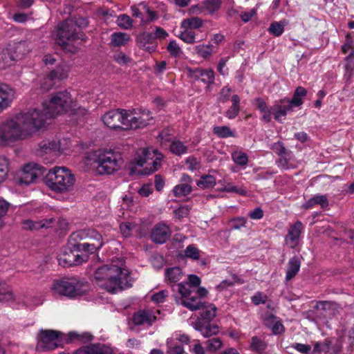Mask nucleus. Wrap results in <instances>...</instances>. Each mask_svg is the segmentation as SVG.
<instances>
[{
	"label": "nucleus",
	"mask_w": 354,
	"mask_h": 354,
	"mask_svg": "<svg viewBox=\"0 0 354 354\" xmlns=\"http://www.w3.org/2000/svg\"><path fill=\"white\" fill-rule=\"evenodd\" d=\"M303 229V224L299 221L291 225L286 236V241L295 243L299 238Z\"/></svg>",
	"instance_id": "4be33fe9"
},
{
	"label": "nucleus",
	"mask_w": 354,
	"mask_h": 354,
	"mask_svg": "<svg viewBox=\"0 0 354 354\" xmlns=\"http://www.w3.org/2000/svg\"><path fill=\"white\" fill-rule=\"evenodd\" d=\"M188 76L197 80L201 79L204 83L211 84L214 81V73L213 70L203 69L201 68H187Z\"/></svg>",
	"instance_id": "dca6fc26"
},
{
	"label": "nucleus",
	"mask_w": 354,
	"mask_h": 354,
	"mask_svg": "<svg viewBox=\"0 0 354 354\" xmlns=\"http://www.w3.org/2000/svg\"><path fill=\"white\" fill-rule=\"evenodd\" d=\"M339 305L336 302L319 301L316 303L311 313L314 315L316 322L326 324L329 319L339 313Z\"/></svg>",
	"instance_id": "9b49d317"
},
{
	"label": "nucleus",
	"mask_w": 354,
	"mask_h": 354,
	"mask_svg": "<svg viewBox=\"0 0 354 354\" xmlns=\"http://www.w3.org/2000/svg\"><path fill=\"white\" fill-rule=\"evenodd\" d=\"M66 77V75L63 68L60 66H57L55 69L51 71L46 77H45V82L46 81H49V84L46 86L44 84L43 87L46 91H49L53 87L55 80H60Z\"/></svg>",
	"instance_id": "aec40b11"
},
{
	"label": "nucleus",
	"mask_w": 354,
	"mask_h": 354,
	"mask_svg": "<svg viewBox=\"0 0 354 354\" xmlns=\"http://www.w3.org/2000/svg\"><path fill=\"white\" fill-rule=\"evenodd\" d=\"M15 57L8 48L0 51V70L6 69L11 66L15 60Z\"/></svg>",
	"instance_id": "b1692460"
},
{
	"label": "nucleus",
	"mask_w": 354,
	"mask_h": 354,
	"mask_svg": "<svg viewBox=\"0 0 354 354\" xmlns=\"http://www.w3.org/2000/svg\"><path fill=\"white\" fill-rule=\"evenodd\" d=\"M290 347L296 349L298 352L302 354H309L311 351V346L309 344L295 343L292 344Z\"/></svg>",
	"instance_id": "e2e57ef3"
},
{
	"label": "nucleus",
	"mask_w": 354,
	"mask_h": 354,
	"mask_svg": "<svg viewBox=\"0 0 354 354\" xmlns=\"http://www.w3.org/2000/svg\"><path fill=\"white\" fill-rule=\"evenodd\" d=\"M178 37L187 44H194L196 41L195 32L189 29H185L184 31H182L178 35Z\"/></svg>",
	"instance_id": "49530a36"
},
{
	"label": "nucleus",
	"mask_w": 354,
	"mask_h": 354,
	"mask_svg": "<svg viewBox=\"0 0 354 354\" xmlns=\"http://www.w3.org/2000/svg\"><path fill=\"white\" fill-rule=\"evenodd\" d=\"M22 228L27 230H38L41 228H48V225L42 221H32L25 220L21 223Z\"/></svg>",
	"instance_id": "e433bc0d"
},
{
	"label": "nucleus",
	"mask_w": 354,
	"mask_h": 354,
	"mask_svg": "<svg viewBox=\"0 0 354 354\" xmlns=\"http://www.w3.org/2000/svg\"><path fill=\"white\" fill-rule=\"evenodd\" d=\"M134 227V224L129 222L122 223L120 225V230L122 234L124 237H128L131 235V231Z\"/></svg>",
	"instance_id": "bf43d9fd"
},
{
	"label": "nucleus",
	"mask_w": 354,
	"mask_h": 354,
	"mask_svg": "<svg viewBox=\"0 0 354 354\" xmlns=\"http://www.w3.org/2000/svg\"><path fill=\"white\" fill-rule=\"evenodd\" d=\"M213 133L220 138L234 137L235 133L227 126H216L213 128Z\"/></svg>",
	"instance_id": "c9c22d12"
},
{
	"label": "nucleus",
	"mask_w": 354,
	"mask_h": 354,
	"mask_svg": "<svg viewBox=\"0 0 354 354\" xmlns=\"http://www.w3.org/2000/svg\"><path fill=\"white\" fill-rule=\"evenodd\" d=\"M129 40L130 37L126 32H114L111 35V44L115 47L124 46Z\"/></svg>",
	"instance_id": "cd10ccee"
},
{
	"label": "nucleus",
	"mask_w": 354,
	"mask_h": 354,
	"mask_svg": "<svg viewBox=\"0 0 354 354\" xmlns=\"http://www.w3.org/2000/svg\"><path fill=\"white\" fill-rule=\"evenodd\" d=\"M123 130L137 129L147 127L153 120L149 110L133 109L127 110Z\"/></svg>",
	"instance_id": "1a4fd4ad"
},
{
	"label": "nucleus",
	"mask_w": 354,
	"mask_h": 354,
	"mask_svg": "<svg viewBox=\"0 0 354 354\" xmlns=\"http://www.w3.org/2000/svg\"><path fill=\"white\" fill-rule=\"evenodd\" d=\"M292 109L288 104H275L272 106V113L274 118L278 121L281 122V118L285 117L288 112L292 111Z\"/></svg>",
	"instance_id": "bb28decb"
},
{
	"label": "nucleus",
	"mask_w": 354,
	"mask_h": 354,
	"mask_svg": "<svg viewBox=\"0 0 354 354\" xmlns=\"http://www.w3.org/2000/svg\"><path fill=\"white\" fill-rule=\"evenodd\" d=\"M46 172V167L37 163H28L24 166L19 182L21 185H28L34 183L37 178H44Z\"/></svg>",
	"instance_id": "f8f14e48"
},
{
	"label": "nucleus",
	"mask_w": 354,
	"mask_h": 354,
	"mask_svg": "<svg viewBox=\"0 0 354 354\" xmlns=\"http://www.w3.org/2000/svg\"><path fill=\"white\" fill-rule=\"evenodd\" d=\"M8 171V160L5 156H0V185L5 180Z\"/></svg>",
	"instance_id": "3c124183"
},
{
	"label": "nucleus",
	"mask_w": 354,
	"mask_h": 354,
	"mask_svg": "<svg viewBox=\"0 0 354 354\" xmlns=\"http://www.w3.org/2000/svg\"><path fill=\"white\" fill-rule=\"evenodd\" d=\"M332 342L328 339H325L322 342H316L313 350V354H326L330 351Z\"/></svg>",
	"instance_id": "473e14b6"
},
{
	"label": "nucleus",
	"mask_w": 354,
	"mask_h": 354,
	"mask_svg": "<svg viewBox=\"0 0 354 354\" xmlns=\"http://www.w3.org/2000/svg\"><path fill=\"white\" fill-rule=\"evenodd\" d=\"M189 213V208L187 205L180 206L178 209L174 211V214L176 218L181 219L187 216Z\"/></svg>",
	"instance_id": "0e129e2a"
},
{
	"label": "nucleus",
	"mask_w": 354,
	"mask_h": 354,
	"mask_svg": "<svg viewBox=\"0 0 354 354\" xmlns=\"http://www.w3.org/2000/svg\"><path fill=\"white\" fill-rule=\"evenodd\" d=\"M167 51L169 53L171 57H179L182 53L183 51L179 46V45L176 43V41H171L167 47Z\"/></svg>",
	"instance_id": "603ef678"
},
{
	"label": "nucleus",
	"mask_w": 354,
	"mask_h": 354,
	"mask_svg": "<svg viewBox=\"0 0 354 354\" xmlns=\"http://www.w3.org/2000/svg\"><path fill=\"white\" fill-rule=\"evenodd\" d=\"M171 234V232L167 225L158 223L152 229L151 239L156 243L162 244L169 239Z\"/></svg>",
	"instance_id": "2eb2a0df"
},
{
	"label": "nucleus",
	"mask_w": 354,
	"mask_h": 354,
	"mask_svg": "<svg viewBox=\"0 0 354 354\" xmlns=\"http://www.w3.org/2000/svg\"><path fill=\"white\" fill-rule=\"evenodd\" d=\"M86 281L77 277H64L61 280L55 281L52 289L60 295L73 298L83 295L86 292Z\"/></svg>",
	"instance_id": "39448f33"
},
{
	"label": "nucleus",
	"mask_w": 354,
	"mask_h": 354,
	"mask_svg": "<svg viewBox=\"0 0 354 354\" xmlns=\"http://www.w3.org/2000/svg\"><path fill=\"white\" fill-rule=\"evenodd\" d=\"M96 171L100 175L111 174L118 171L123 160L120 153L113 150L99 151L95 160Z\"/></svg>",
	"instance_id": "6e6552de"
},
{
	"label": "nucleus",
	"mask_w": 354,
	"mask_h": 354,
	"mask_svg": "<svg viewBox=\"0 0 354 354\" xmlns=\"http://www.w3.org/2000/svg\"><path fill=\"white\" fill-rule=\"evenodd\" d=\"M69 338L66 340L67 343H69L75 338H79L83 342H86L93 339V336L89 333H84L81 335H78L75 332L69 333Z\"/></svg>",
	"instance_id": "5fc2aeb1"
},
{
	"label": "nucleus",
	"mask_w": 354,
	"mask_h": 354,
	"mask_svg": "<svg viewBox=\"0 0 354 354\" xmlns=\"http://www.w3.org/2000/svg\"><path fill=\"white\" fill-rule=\"evenodd\" d=\"M14 97V90L9 85L0 82V112L10 106Z\"/></svg>",
	"instance_id": "a211bd4d"
},
{
	"label": "nucleus",
	"mask_w": 354,
	"mask_h": 354,
	"mask_svg": "<svg viewBox=\"0 0 354 354\" xmlns=\"http://www.w3.org/2000/svg\"><path fill=\"white\" fill-rule=\"evenodd\" d=\"M345 68L346 73L351 74L354 69V51L352 50L350 54L345 58Z\"/></svg>",
	"instance_id": "052dcab7"
},
{
	"label": "nucleus",
	"mask_w": 354,
	"mask_h": 354,
	"mask_svg": "<svg viewBox=\"0 0 354 354\" xmlns=\"http://www.w3.org/2000/svg\"><path fill=\"white\" fill-rule=\"evenodd\" d=\"M151 152L152 153L149 149H143L142 151V156L135 160V163L137 166L143 167L144 164L147 162L149 159L152 160L155 158V160H153L151 163H149V165H151V166L149 167H146L138 170V174L148 176L157 171L160 167L163 155L156 149L152 150Z\"/></svg>",
	"instance_id": "9d476101"
},
{
	"label": "nucleus",
	"mask_w": 354,
	"mask_h": 354,
	"mask_svg": "<svg viewBox=\"0 0 354 354\" xmlns=\"http://www.w3.org/2000/svg\"><path fill=\"white\" fill-rule=\"evenodd\" d=\"M203 20L198 17L185 19L182 21L180 27L183 29H197L203 26Z\"/></svg>",
	"instance_id": "c756f323"
},
{
	"label": "nucleus",
	"mask_w": 354,
	"mask_h": 354,
	"mask_svg": "<svg viewBox=\"0 0 354 354\" xmlns=\"http://www.w3.org/2000/svg\"><path fill=\"white\" fill-rule=\"evenodd\" d=\"M61 334L59 331L41 329L38 335L39 343L46 350L55 349L59 346L57 341Z\"/></svg>",
	"instance_id": "4468645a"
},
{
	"label": "nucleus",
	"mask_w": 354,
	"mask_h": 354,
	"mask_svg": "<svg viewBox=\"0 0 354 354\" xmlns=\"http://www.w3.org/2000/svg\"><path fill=\"white\" fill-rule=\"evenodd\" d=\"M192 191L191 185L186 183H180L174 187L173 192L177 197L187 196Z\"/></svg>",
	"instance_id": "a19ab883"
},
{
	"label": "nucleus",
	"mask_w": 354,
	"mask_h": 354,
	"mask_svg": "<svg viewBox=\"0 0 354 354\" xmlns=\"http://www.w3.org/2000/svg\"><path fill=\"white\" fill-rule=\"evenodd\" d=\"M221 191L228 193H236L241 196H245L247 194V191L244 188L241 187L232 185L230 184H228L227 185L222 188Z\"/></svg>",
	"instance_id": "4d7b16f0"
},
{
	"label": "nucleus",
	"mask_w": 354,
	"mask_h": 354,
	"mask_svg": "<svg viewBox=\"0 0 354 354\" xmlns=\"http://www.w3.org/2000/svg\"><path fill=\"white\" fill-rule=\"evenodd\" d=\"M178 292L183 297H187L190 296L192 291L189 289V284L186 283H180L178 285Z\"/></svg>",
	"instance_id": "774afa93"
},
{
	"label": "nucleus",
	"mask_w": 354,
	"mask_h": 354,
	"mask_svg": "<svg viewBox=\"0 0 354 354\" xmlns=\"http://www.w3.org/2000/svg\"><path fill=\"white\" fill-rule=\"evenodd\" d=\"M47 171L44 183L52 191L62 194L73 189L75 178L68 169L55 167Z\"/></svg>",
	"instance_id": "7ed1b4c3"
},
{
	"label": "nucleus",
	"mask_w": 354,
	"mask_h": 354,
	"mask_svg": "<svg viewBox=\"0 0 354 354\" xmlns=\"http://www.w3.org/2000/svg\"><path fill=\"white\" fill-rule=\"evenodd\" d=\"M88 259V255L82 252L81 248L71 236L57 257L59 264L63 267L78 265L86 261Z\"/></svg>",
	"instance_id": "0eeeda50"
},
{
	"label": "nucleus",
	"mask_w": 354,
	"mask_h": 354,
	"mask_svg": "<svg viewBox=\"0 0 354 354\" xmlns=\"http://www.w3.org/2000/svg\"><path fill=\"white\" fill-rule=\"evenodd\" d=\"M183 272L179 267L169 268L165 271L166 279L171 283H176L180 281Z\"/></svg>",
	"instance_id": "2f4dec72"
},
{
	"label": "nucleus",
	"mask_w": 354,
	"mask_h": 354,
	"mask_svg": "<svg viewBox=\"0 0 354 354\" xmlns=\"http://www.w3.org/2000/svg\"><path fill=\"white\" fill-rule=\"evenodd\" d=\"M126 109H118L105 113L102 117L104 124L113 129L123 130Z\"/></svg>",
	"instance_id": "ddd939ff"
},
{
	"label": "nucleus",
	"mask_w": 354,
	"mask_h": 354,
	"mask_svg": "<svg viewBox=\"0 0 354 354\" xmlns=\"http://www.w3.org/2000/svg\"><path fill=\"white\" fill-rule=\"evenodd\" d=\"M232 160L236 165L245 167L248 162L247 154L241 151H235L232 154Z\"/></svg>",
	"instance_id": "37998d69"
},
{
	"label": "nucleus",
	"mask_w": 354,
	"mask_h": 354,
	"mask_svg": "<svg viewBox=\"0 0 354 354\" xmlns=\"http://www.w3.org/2000/svg\"><path fill=\"white\" fill-rule=\"evenodd\" d=\"M91 354H114L113 349L103 344H90Z\"/></svg>",
	"instance_id": "f704fd0d"
},
{
	"label": "nucleus",
	"mask_w": 354,
	"mask_h": 354,
	"mask_svg": "<svg viewBox=\"0 0 354 354\" xmlns=\"http://www.w3.org/2000/svg\"><path fill=\"white\" fill-rule=\"evenodd\" d=\"M77 39H79L77 25L73 21L67 19L58 26L55 40L64 50L75 53L77 48L71 43Z\"/></svg>",
	"instance_id": "423d86ee"
},
{
	"label": "nucleus",
	"mask_w": 354,
	"mask_h": 354,
	"mask_svg": "<svg viewBox=\"0 0 354 354\" xmlns=\"http://www.w3.org/2000/svg\"><path fill=\"white\" fill-rule=\"evenodd\" d=\"M315 205H320L322 208L328 207V201L327 197L325 195H316L304 203L302 207L308 209Z\"/></svg>",
	"instance_id": "5701e85b"
},
{
	"label": "nucleus",
	"mask_w": 354,
	"mask_h": 354,
	"mask_svg": "<svg viewBox=\"0 0 354 354\" xmlns=\"http://www.w3.org/2000/svg\"><path fill=\"white\" fill-rule=\"evenodd\" d=\"M194 50L201 57L207 58L212 53V50L210 45H198L194 47Z\"/></svg>",
	"instance_id": "864d4df0"
},
{
	"label": "nucleus",
	"mask_w": 354,
	"mask_h": 354,
	"mask_svg": "<svg viewBox=\"0 0 354 354\" xmlns=\"http://www.w3.org/2000/svg\"><path fill=\"white\" fill-rule=\"evenodd\" d=\"M10 204L3 199H0V230L2 229L5 225V217L8 211Z\"/></svg>",
	"instance_id": "c03bdc74"
},
{
	"label": "nucleus",
	"mask_w": 354,
	"mask_h": 354,
	"mask_svg": "<svg viewBox=\"0 0 354 354\" xmlns=\"http://www.w3.org/2000/svg\"><path fill=\"white\" fill-rule=\"evenodd\" d=\"M72 100L67 91L55 93L42 109H32L0 122V145L6 146L31 138L45 127L48 119L64 114L71 108Z\"/></svg>",
	"instance_id": "f257e3e1"
},
{
	"label": "nucleus",
	"mask_w": 354,
	"mask_h": 354,
	"mask_svg": "<svg viewBox=\"0 0 354 354\" xmlns=\"http://www.w3.org/2000/svg\"><path fill=\"white\" fill-rule=\"evenodd\" d=\"M133 20L128 15L123 14L118 17V25L124 29L129 30L133 26Z\"/></svg>",
	"instance_id": "79ce46f5"
},
{
	"label": "nucleus",
	"mask_w": 354,
	"mask_h": 354,
	"mask_svg": "<svg viewBox=\"0 0 354 354\" xmlns=\"http://www.w3.org/2000/svg\"><path fill=\"white\" fill-rule=\"evenodd\" d=\"M274 318V316H270L267 320L265 321V324L269 328H272L274 334H281L283 331L284 327L280 322H275L272 326L268 324L269 322L273 321Z\"/></svg>",
	"instance_id": "6e6d98bb"
},
{
	"label": "nucleus",
	"mask_w": 354,
	"mask_h": 354,
	"mask_svg": "<svg viewBox=\"0 0 354 354\" xmlns=\"http://www.w3.org/2000/svg\"><path fill=\"white\" fill-rule=\"evenodd\" d=\"M96 283L111 293H115L131 287L127 270L116 265H104L94 273Z\"/></svg>",
	"instance_id": "f03ea898"
},
{
	"label": "nucleus",
	"mask_w": 354,
	"mask_h": 354,
	"mask_svg": "<svg viewBox=\"0 0 354 354\" xmlns=\"http://www.w3.org/2000/svg\"><path fill=\"white\" fill-rule=\"evenodd\" d=\"M221 3L222 0H206L203 6L209 15H213L220 9Z\"/></svg>",
	"instance_id": "ea45409f"
},
{
	"label": "nucleus",
	"mask_w": 354,
	"mask_h": 354,
	"mask_svg": "<svg viewBox=\"0 0 354 354\" xmlns=\"http://www.w3.org/2000/svg\"><path fill=\"white\" fill-rule=\"evenodd\" d=\"M232 277H233L234 281H231V280H229V279H225L220 284H218L216 286V289L218 291H222V290H223L224 289H225V288H227L228 287L234 286L235 281H236L239 279V278L235 274H234L232 276Z\"/></svg>",
	"instance_id": "69168bd1"
},
{
	"label": "nucleus",
	"mask_w": 354,
	"mask_h": 354,
	"mask_svg": "<svg viewBox=\"0 0 354 354\" xmlns=\"http://www.w3.org/2000/svg\"><path fill=\"white\" fill-rule=\"evenodd\" d=\"M196 184L202 189H209L213 187L216 185V179L212 175H205L201 176V179Z\"/></svg>",
	"instance_id": "4c0bfd02"
},
{
	"label": "nucleus",
	"mask_w": 354,
	"mask_h": 354,
	"mask_svg": "<svg viewBox=\"0 0 354 354\" xmlns=\"http://www.w3.org/2000/svg\"><path fill=\"white\" fill-rule=\"evenodd\" d=\"M71 236L88 256L97 252L104 244L102 234L94 229L76 231Z\"/></svg>",
	"instance_id": "20e7f679"
},
{
	"label": "nucleus",
	"mask_w": 354,
	"mask_h": 354,
	"mask_svg": "<svg viewBox=\"0 0 354 354\" xmlns=\"http://www.w3.org/2000/svg\"><path fill=\"white\" fill-rule=\"evenodd\" d=\"M170 151L176 156H180L187 153V147H186L183 142L175 140L170 145Z\"/></svg>",
	"instance_id": "58836bf2"
},
{
	"label": "nucleus",
	"mask_w": 354,
	"mask_h": 354,
	"mask_svg": "<svg viewBox=\"0 0 354 354\" xmlns=\"http://www.w3.org/2000/svg\"><path fill=\"white\" fill-rule=\"evenodd\" d=\"M137 42L139 47H145L147 44H156V37L153 33L144 32L138 36Z\"/></svg>",
	"instance_id": "72a5a7b5"
},
{
	"label": "nucleus",
	"mask_w": 354,
	"mask_h": 354,
	"mask_svg": "<svg viewBox=\"0 0 354 354\" xmlns=\"http://www.w3.org/2000/svg\"><path fill=\"white\" fill-rule=\"evenodd\" d=\"M185 254L187 257L196 260L199 259L200 251L193 245H189L186 248L185 250Z\"/></svg>",
	"instance_id": "13d9d810"
},
{
	"label": "nucleus",
	"mask_w": 354,
	"mask_h": 354,
	"mask_svg": "<svg viewBox=\"0 0 354 354\" xmlns=\"http://www.w3.org/2000/svg\"><path fill=\"white\" fill-rule=\"evenodd\" d=\"M200 310H202L203 311L201 313V317L197 320H203V322H210V321L213 319L216 316V308L214 304L206 306L204 304V306Z\"/></svg>",
	"instance_id": "393cba45"
},
{
	"label": "nucleus",
	"mask_w": 354,
	"mask_h": 354,
	"mask_svg": "<svg viewBox=\"0 0 354 354\" xmlns=\"http://www.w3.org/2000/svg\"><path fill=\"white\" fill-rule=\"evenodd\" d=\"M41 150L45 153H48L50 151H57L59 150L60 146L59 144L53 140L51 142H42L40 144Z\"/></svg>",
	"instance_id": "de8ad7c7"
},
{
	"label": "nucleus",
	"mask_w": 354,
	"mask_h": 354,
	"mask_svg": "<svg viewBox=\"0 0 354 354\" xmlns=\"http://www.w3.org/2000/svg\"><path fill=\"white\" fill-rule=\"evenodd\" d=\"M284 24H283L282 21L277 22L274 21L271 23L270 27L268 28V32L272 34L275 37L281 36L284 31Z\"/></svg>",
	"instance_id": "a18cd8bd"
},
{
	"label": "nucleus",
	"mask_w": 354,
	"mask_h": 354,
	"mask_svg": "<svg viewBox=\"0 0 354 354\" xmlns=\"http://www.w3.org/2000/svg\"><path fill=\"white\" fill-rule=\"evenodd\" d=\"M156 316L153 311L150 310H140L134 313L132 321L136 326L147 324L151 326L156 321Z\"/></svg>",
	"instance_id": "f3484780"
},
{
	"label": "nucleus",
	"mask_w": 354,
	"mask_h": 354,
	"mask_svg": "<svg viewBox=\"0 0 354 354\" xmlns=\"http://www.w3.org/2000/svg\"><path fill=\"white\" fill-rule=\"evenodd\" d=\"M281 104L287 103L288 105H290V107L292 109V106H299L303 104V100L301 97H297L295 94H293V97L292 100H286L283 99L281 100Z\"/></svg>",
	"instance_id": "680f3d73"
},
{
	"label": "nucleus",
	"mask_w": 354,
	"mask_h": 354,
	"mask_svg": "<svg viewBox=\"0 0 354 354\" xmlns=\"http://www.w3.org/2000/svg\"><path fill=\"white\" fill-rule=\"evenodd\" d=\"M267 347L268 344L260 337L257 336H253L251 338V342L250 346V348L251 351L259 354H262L263 353H264Z\"/></svg>",
	"instance_id": "c85d7f7f"
},
{
	"label": "nucleus",
	"mask_w": 354,
	"mask_h": 354,
	"mask_svg": "<svg viewBox=\"0 0 354 354\" xmlns=\"http://www.w3.org/2000/svg\"><path fill=\"white\" fill-rule=\"evenodd\" d=\"M272 149L274 151V152L279 155V156L286 154V153L290 152V150H288L284 147L283 144L281 142H277L274 143Z\"/></svg>",
	"instance_id": "338daca9"
},
{
	"label": "nucleus",
	"mask_w": 354,
	"mask_h": 354,
	"mask_svg": "<svg viewBox=\"0 0 354 354\" xmlns=\"http://www.w3.org/2000/svg\"><path fill=\"white\" fill-rule=\"evenodd\" d=\"M232 106L225 113V116L229 119H234L239 113L240 97L238 95L235 94L232 96Z\"/></svg>",
	"instance_id": "7c9ffc66"
},
{
	"label": "nucleus",
	"mask_w": 354,
	"mask_h": 354,
	"mask_svg": "<svg viewBox=\"0 0 354 354\" xmlns=\"http://www.w3.org/2000/svg\"><path fill=\"white\" fill-rule=\"evenodd\" d=\"M300 266L301 261L298 257L294 256L289 260L287 264L286 281H290L297 275L300 269Z\"/></svg>",
	"instance_id": "412c9836"
},
{
	"label": "nucleus",
	"mask_w": 354,
	"mask_h": 354,
	"mask_svg": "<svg viewBox=\"0 0 354 354\" xmlns=\"http://www.w3.org/2000/svg\"><path fill=\"white\" fill-rule=\"evenodd\" d=\"M181 304L192 311L200 310L204 306V303L201 302L200 298L196 296L185 297Z\"/></svg>",
	"instance_id": "a878e982"
},
{
	"label": "nucleus",
	"mask_w": 354,
	"mask_h": 354,
	"mask_svg": "<svg viewBox=\"0 0 354 354\" xmlns=\"http://www.w3.org/2000/svg\"><path fill=\"white\" fill-rule=\"evenodd\" d=\"M206 344L207 350L212 353L217 351L223 346V342L218 337H213L209 339L206 342Z\"/></svg>",
	"instance_id": "09e8293b"
},
{
	"label": "nucleus",
	"mask_w": 354,
	"mask_h": 354,
	"mask_svg": "<svg viewBox=\"0 0 354 354\" xmlns=\"http://www.w3.org/2000/svg\"><path fill=\"white\" fill-rule=\"evenodd\" d=\"M194 328L205 337H209L218 333V326L216 324L203 322V320H196L194 324Z\"/></svg>",
	"instance_id": "6ab92c4d"
},
{
	"label": "nucleus",
	"mask_w": 354,
	"mask_h": 354,
	"mask_svg": "<svg viewBox=\"0 0 354 354\" xmlns=\"http://www.w3.org/2000/svg\"><path fill=\"white\" fill-rule=\"evenodd\" d=\"M292 151H290L283 156H281L280 158L277 161L278 166L283 168L285 170L289 169L291 167V165L290 164L289 162L292 158Z\"/></svg>",
	"instance_id": "8fccbe9b"
}]
</instances>
